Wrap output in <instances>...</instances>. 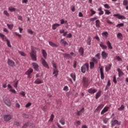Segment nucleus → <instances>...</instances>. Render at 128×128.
<instances>
[{
    "label": "nucleus",
    "mask_w": 128,
    "mask_h": 128,
    "mask_svg": "<svg viewBox=\"0 0 128 128\" xmlns=\"http://www.w3.org/2000/svg\"><path fill=\"white\" fill-rule=\"evenodd\" d=\"M126 106H124V105L121 104L119 108H118V110L119 112H122V110H124Z\"/></svg>",
    "instance_id": "obj_27"
},
{
    "label": "nucleus",
    "mask_w": 128,
    "mask_h": 128,
    "mask_svg": "<svg viewBox=\"0 0 128 128\" xmlns=\"http://www.w3.org/2000/svg\"><path fill=\"white\" fill-rule=\"evenodd\" d=\"M82 83L84 88H88L90 86V81H88V79L85 77L83 78Z\"/></svg>",
    "instance_id": "obj_2"
},
{
    "label": "nucleus",
    "mask_w": 128,
    "mask_h": 128,
    "mask_svg": "<svg viewBox=\"0 0 128 128\" xmlns=\"http://www.w3.org/2000/svg\"><path fill=\"white\" fill-rule=\"evenodd\" d=\"M3 100L8 106H10V98L8 96H4L3 98Z\"/></svg>",
    "instance_id": "obj_5"
},
{
    "label": "nucleus",
    "mask_w": 128,
    "mask_h": 128,
    "mask_svg": "<svg viewBox=\"0 0 128 128\" xmlns=\"http://www.w3.org/2000/svg\"><path fill=\"white\" fill-rule=\"evenodd\" d=\"M60 42L62 44H64V46H66V44H68V42L64 40V39H62L60 41Z\"/></svg>",
    "instance_id": "obj_36"
},
{
    "label": "nucleus",
    "mask_w": 128,
    "mask_h": 128,
    "mask_svg": "<svg viewBox=\"0 0 128 128\" xmlns=\"http://www.w3.org/2000/svg\"><path fill=\"white\" fill-rule=\"evenodd\" d=\"M18 52H19L20 54V56H26V53H24L22 52L19 51Z\"/></svg>",
    "instance_id": "obj_47"
},
{
    "label": "nucleus",
    "mask_w": 128,
    "mask_h": 128,
    "mask_svg": "<svg viewBox=\"0 0 128 128\" xmlns=\"http://www.w3.org/2000/svg\"><path fill=\"white\" fill-rule=\"evenodd\" d=\"M18 81L16 82L14 84V86L15 87V88H18Z\"/></svg>",
    "instance_id": "obj_59"
},
{
    "label": "nucleus",
    "mask_w": 128,
    "mask_h": 128,
    "mask_svg": "<svg viewBox=\"0 0 128 128\" xmlns=\"http://www.w3.org/2000/svg\"><path fill=\"white\" fill-rule=\"evenodd\" d=\"M8 10L12 12H16V8L10 6L8 8Z\"/></svg>",
    "instance_id": "obj_41"
},
{
    "label": "nucleus",
    "mask_w": 128,
    "mask_h": 128,
    "mask_svg": "<svg viewBox=\"0 0 128 128\" xmlns=\"http://www.w3.org/2000/svg\"><path fill=\"white\" fill-rule=\"evenodd\" d=\"M53 74H54V76H58V70L57 68H54V70Z\"/></svg>",
    "instance_id": "obj_31"
},
{
    "label": "nucleus",
    "mask_w": 128,
    "mask_h": 128,
    "mask_svg": "<svg viewBox=\"0 0 128 128\" xmlns=\"http://www.w3.org/2000/svg\"><path fill=\"white\" fill-rule=\"evenodd\" d=\"M70 76H71V78H72L74 82H76V74H74V73L71 74Z\"/></svg>",
    "instance_id": "obj_38"
},
{
    "label": "nucleus",
    "mask_w": 128,
    "mask_h": 128,
    "mask_svg": "<svg viewBox=\"0 0 128 128\" xmlns=\"http://www.w3.org/2000/svg\"><path fill=\"white\" fill-rule=\"evenodd\" d=\"M106 14H110V12L108 10H104Z\"/></svg>",
    "instance_id": "obj_63"
},
{
    "label": "nucleus",
    "mask_w": 128,
    "mask_h": 128,
    "mask_svg": "<svg viewBox=\"0 0 128 128\" xmlns=\"http://www.w3.org/2000/svg\"><path fill=\"white\" fill-rule=\"evenodd\" d=\"M100 96H102V91L99 90L96 95V99L98 100V98Z\"/></svg>",
    "instance_id": "obj_28"
},
{
    "label": "nucleus",
    "mask_w": 128,
    "mask_h": 128,
    "mask_svg": "<svg viewBox=\"0 0 128 128\" xmlns=\"http://www.w3.org/2000/svg\"><path fill=\"white\" fill-rule=\"evenodd\" d=\"M100 48H102V50H106L108 48V46L104 45L102 42H100Z\"/></svg>",
    "instance_id": "obj_22"
},
{
    "label": "nucleus",
    "mask_w": 128,
    "mask_h": 128,
    "mask_svg": "<svg viewBox=\"0 0 128 128\" xmlns=\"http://www.w3.org/2000/svg\"><path fill=\"white\" fill-rule=\"evenodd\" d=\"M106 44L108 46V50H112V43H110V42L108 41Z\"/></svg>",
    "instance_id": "obj_24"
},
{
    "label": "nucleus",
    "mask_w": 128,
    "mask_h": 128,
    "mask_svg": "<svg viewBox=\"0 0 128 128\" xmlns=\"http://www.w3.org/2000/svg\"><path fill=\"white\" fill-rule=\"evenodd\" d=\"M97 19H98V18H96V17L91 18H90V22H94V20H96Z\"/></svg>",
    "instance_id": "obj_61"
},
{
    "label": "nucleus",
    "mask_w": 128,
    "mask_h": 128,
    "mask_svg": "<svg viewBox=\"0 0 128 128\" xmlns=\"http://www.w3.org/2000/svg\"><path fill=\"white\" fill-rule=\"evenodd\" d=\"M30 56H31L32 59L34 61L36 60V51L32 48L31 52H30Z\"/></svg>",
    "instance_id": "obj_1"
},
{
    "label": "nucleus",
    "mask_w": 128,
    "mask_h": 128,
    "mask_svg": "<svg viewBox=\"0 0 128 128\" xmlns=\"http://www.w3.org/2000/svg\"><path fill=\"white\" fill-rule=\"evenodd\" d=\"M0 38H2L3 42H6L8 40V38H6V35L1 33H0Z\"/></svg>",
    "instance_id": "obj_12"
},
{
    "label": "nucleus",
    "mask_w": 128,
    "mask_h": 128,
    "mask_svg": "<svg viewBox=\"0 0 128 128\" xmlns=\"http://www.w3.org/2000/svg\"><path fill=\"white\" fill-rule=\"evenodd\" d=\"M64 90H66V92H68V86H65L64 88Z\"/></svg>",
    "instance_id": "obj_64"
},
{
    "label": "nucleus",
    "mask_w": 128,
    "mask_h": 128,
    "mask_svg": "<svg viewBox=\"0 0 128 128\" xmlns=\"http://www.w3.org/2000/svg\"><path fill=\"white\" fill-rule=\"evenodd\" d=\"M7 46H8V48H12V45L10 44V40H7L6 41Z\"/></svg>",
    "instance_id": "obj_45"
},
{
    "label": "nucleus",
    "mask_w": 128,
    "mask_h": 128,
    "mask_svg": "<svg viewBox=\"0 0 128 128\" xmlns=\"http://www.w3.org/2000/svg\"><path fill=\"white\" fill-rule=\"evenodd\" d=\"M8 64L10 66H12V68H14V66H16V64H14V62L12 61V60H10V59L8 60Z\"/></svg>",
    "instance_id": "obj_8"
},
{
    "label": "nucleus",
    "mask_w": 128,
    "mask_h": 128,
    "mask_svg": "<svg viewBox=\"0 0 128 128\" xmlns=\"http://www.w3.org/2000/svg\"><path fill=\"white\" fill-rule=\"evenodd\" d=\"M34 84H44V81L42 80L37 78L34 82Z\"/></svg>",
    "instance_id": "obj_14"
},
{
    "label": "nucleus",
    "mask_w": 128,
    "mask_h": 128,
    "mask_svg": "<svg viewBox=\"0 0 128 128\" xmlns=\"http://www.w3.org/2000/svg\"><path fill=\"white\" fill-rule=\"evenodd\" d=\"M102 36H104V38H108V32H103L102 33Z\"/></svg>",
    "instance_id": "obj_35"
},
{
    "label": "nucleus",
    "mask_w": 128,
    "mask_h": 128,
    "mask_svg": "<svg viewBox=\"0 0 128 128\" xmlns=\"http://www.w3.org/2000/svg\"><path fill=\"white\" fill-rule=\"evenodd\" d=\"M88 92L89 94H95V92H98V90L96 89H94L92 88H90L89 90H88Z\"/></svg>",
    "instance_id": "obj_15"
},
{
    "label": "nucleus",
    "mask_w": 128,
    "mask_h": 128,
    "mask_svg": "<svg viewBox=\"0 0 128 128\" xmlns=\"http://www.w3.org/2000/svg\"><path fill=\"white\" fill-rule=\"evenodd\" d=\"M60 122L62 124V126H64L66 122H64V119L62 118L60 120Z\"/></svg>",
    "instance_id": "obj_40"
},
{
    "label": "nucleus",
    "mask_w": 128,
    "mask_h": 128,
    "mask_svg": "<svg viewBox=\"0 0 128 128\" xmlns=\"http://www.w3.org/2000/svg\"><path fill=\"white\" fill-rule=\"evenodd\" d=\"M52 64L54 68H56V64L54 61L52 62Z\"/></svg>",
    "instance_id": "obj_62"
},
{
    "label": "nucleus",
    "mask_w": 128,
    "mask_h": 128,
    "mask_svg": "<svg viewBox=\"0 0 128 128\" xmlns=\"http://www.w3.org/2000/svg\"><path fill=\"white\" fill-rule=\"evenodd\" d=\"M117 38H119V40H122V33H118L117 34Z\"/></svg>",
    "instance_id": "obj_37"
},
{
    "label": "nucleus",
    "mask_w": 128,
    "mask_h": 128,
    "mask_svg": "<svg viewBox=\"0 0 128 128\" xmlns=\"http://www.w3.org/2000/svg\"><path fill=\"white\" fill-rule=\"evenodd\" d=\"M110 68H112V64H109L108 66H106V72H108L110 70Z\"/></svg>",
    "instance_id": "obj_34"
},
{
    "label": "nucleus",
    "mask_w": 128,
    "mask_h": 128,
    "mask_svg": "<svg viewBox=\"0 0 128 128\" xmlns=\"http://www.w3.org/2000/svg\"><path fill=\"white\" fill-rule=\"evenodd\" d=\"M116 60H118V62H122V58H120V57L119 56H116Z\"/></svg>",
    "instance_id": "obj_52"
},
{
    "label": "nucleus",
    "mask_w": 128,
    "mask_h": 128,
    "mask_svg": "<svg viewBox=\"0 0 128 128\" xmlns=\"http://www.w3.org/2000/svg\"><path fill=\"white\" fill-rule=\"evenodd\" d=\"M60 26V24H54L52 25V30H56V28H58V26Z\"/></svg>",
    "instance_id": "obj_32"
},
{
    "label": "nucleus",
    "mask_w": 128,
    "mask_h": 128,
    "mask_svg": "<svg viewBox=\"0 0 128 128\" xmlns=\"http://www.w3.org/2000/svg\"><path fill=\"white\" fill-rule=\"evenodd\" d=\"M111 84H112L110 83V80H108L106 86H108L110 88V86Z\"/></svg>",
    "instance_id": "obj_58"
},
{
    "label": "nucleus",
    "mask_w": 128,
    "mask_h": 128,
    "mask_svg": "<svg viewBox=\"0 0 128 128\" xmlns=\"http://www.w3.org/2000/svg\"><path fill=\"white\" fill-rule=\"evenodd\" d=\"M113 82L114 84H116L117 82H116V76H114L113 78Z\"/></svg>",
    "instance_id": "obj_55"
},
{
    "label": "nucleus",
    "mask_w": 128,
    "mask_h": 128,
    "mask_svg": "<svg viewBox=\"0 0 128 128\" xmlns=\"http://www.w3.org/2000/svg\"><path fill=\"white\" fill-rule=\"evenodd\" d=\"M42 64L44 66V68H50V67L48 66V64L46 62V61L44 60V58H42Z\"/></svg>",
    "instance_id": "obj_10"
},
{
    "label": "nucleus",
    "mask_w": 128,
    "mask_h": 128,
    "mask_svg": "<svg viewBox=\"0 0 128 128\" xmlns=\"http://www.w3.org/2000/svg\"><path fill=\"white\" fill-rule=\"evenodd\" d=\"M108 110V107L105 106L104 109L102 110L100 114H104Z\"/></svg>",
    "instance_id": "obj_19"
},
{
    "label": "nucleus",
    "mask_w": 128,
    "mask_h": 128,
    "mask_svg": "<svg viewBox=\"0 0 128 128\" xmlns=\"http://www.w3.org/2000/svg\"><path fill=\"white\" fill-rule=\"evenodd\" d=\"M118 72V76L120 77V76H124V74L122 72V70L118 68L117 70Z\"/></svg>",
    "instance_id": "obj_26"
},
{
    "label": "nucleus",
    "mask_w": 128,
    "mask_h": 128,
    "mask_svg": "<svg viewBox=\"0 0 128 128\" xmlns=\"http://www.w3.org/2000/svg\"><path fill=\"white\" fill-rule=\"evenodd\" d=\"M92 62H93V63H94L95 64H98V59H96V58H92Z\"/></svg>",
    "instance_id": "obj_42"
},
{
    "label": "nucleus",
    "mask_w": 128,
    "mask_h": 128,
    "mask_svg": "<svg viewBox=\"0 0 128 128\" xmlns=\"http://www.w3.org/2000/svg\"><path fill=\"white\" fill-rule=\"evenodd\" d=\"M8 88L10 90V92H13V94H16V91L14 90V89L12 88V86L10 84L8 85Z\"/></svg>",
    "instance_id": "obj_11"
},
{
    "label": "nucleus",
    "mask_w": 128,
    "mask_h": 128,
    "mask_svg": "<svg viewBox=\"0 0 128 128\" xmlns=\"http://www.w3.org/2000/svg\"><path fill=\"white\" fill-rule=\"evenodd\" d=\"M104 104H101L99 105L96 108V111L98 112V110H102V108H104Z\"/></svg>",
    "instance_id": "obj_21"
},
{
    "label": "nucleus",
    "mask_w": 128,
    "mask_h": 128,
    "mask_svg": "<svg viewBox=\"0 0 128 128\" xmlns=\"http://www.w3.org/2000/svg\"><path fill=\"white\" fill-rule=\"evenodd\" d=\"M78 52L82 56H84V48L80 47L78 50Z\"/></svg>",
    "instance_id": "obj_16"
},
{
    "label": "nucleus",
    "mask_w": 128,
    "mask_h": 128,
    "mask_svg": "<svg viewBox=\"0 0 128 128\" xmlns=\"http://www.w3.org/2000/svg\"><path fill=\"white\" fill-rule=\"evenodd\" d=\"M32 72H34V70L30 68L26 72V74H27L28 78H32Z\"/></svg>",
    "instance_id": "obj_6"
},
{
    "label": "nucleus",
    "mask_w": 128,
    "mask_h": 128,
    "mask_svg": "<svg viewBox=\"0 0 128 128\" xmlns=\"http://www.w3.org/2000/svg\"><path fill=\"white\" fill-rule=\"evenodd\" d=\"M96 58H98V60L100 59V53H98L96 55Z\"/></svg>",
    "instance_id": "obj_56"
},
{
    "label": "nucleus",
    "mask_w": 128,
    "mask_h": 128,
    "mask_svg": "<svg viewBox=\"0 0 128 128\" xmlns=\"http://www.w3.org/2000/svg\"><path fill=\"white\" fill-rule=\"evenodd\" d=\"M124 23L118 24L116 26V28H122V26H124Z\"/></svg>",
    "instance_id": "obj_44"
},
{
    "label": "nucleus",
    "mask_w": 128,
    "mask_h": 128,
    "mask_svg": "<svg viewBox=\"0 0 128 128\" xmlns=\"http://www.w3.org/2000/svg\"><path fill=\"white\" fill-rule=\"evenodd\" d=\"M42 54L44 58H46V56H48V54L46 52V50H42Z\"/></svg>",
    "instance_id": "obj_33"
},
{
    "label": "nucleus",
    "mask_w": 128,
    "mask_h": 128,
    "mask_svg": "<svg viewBox=\"0 0 128 128\" xmlns=\"http://www.w3.org/2000/svg\"><path fill=\"white\" fill-rule=\"evenodd\" d=\"M32 65L34 68V70H36L38 72V64L36 62H33L32 64Z\"/></svg>",
    "instance_id": "obj_18"
},
{
    "label": "nucleus",
    "mask_w": 128,
    "mask_h": 128,
    "mask_svg": "<svg viewBox=\"0 0 128 128\" xmlns=\"http://www.w3.org/2000/svg\"><path fill=\"white\" fill-rule=\"evenodd\" d=\"M103 122H104V124H108V119L106 118H104Z\"/></svg>",
    "instance_id": "obj_53"
},
{
    "label": "nucleus",
    "mask_w": 128,
    "mask_h": 128,
    "mask_svg": "<svg viewBox=\"0 0 128 128\" xmlns=\"http://www.w3.org/2000/svg\"><path fill=\"white\" fill-rule=\"evenodd\" d=\"M20 124V122H18V121H15L14 122V126H19Z\"/></svg>",
    "instance_id": "obj_46"
},
{
    "label": "nucleus",
    "mask_w": 128,
    "mask_h": 128,
    "mask_svg": "<svg viewBox=\"0 0 128 128\" xmlns=\"http://www.w3.org/2000/svg\"><path fill=\"white\" fill-rule=\"evenodd\" d=\"M96 26L98 28H100V20H98L96 21Z\"/></svg>",
    "instance_id": "obj_23"
},
{
    "label": "nucleus",
    "mask_w": 128,
    "mask_h": 128,
    "mask_svg": "<svg viewBox=\"0 0 128 128\" xmlns=\"http://www.w3.org/2000/svg\"><path fill=\"white\" fill-rule=\"evenodd\" d=\"M116 117H114L111 122V126H116V124H118V126H120L122 122H118V120H115Z\"/></svg>",
    "instance_id": "obj_3"
},
{
    "label": "nucleus",
    "mask_w": 128,
    "mask_h": 128,
    "mask_svg": "<svg viewBox=\"0 0 128 128\" xmlns=\"http://www.w3.org/2000/svg\"><path fill=\"white\" fill-rule=\"evenodd\" d=\"M28 34H34V32H32V30L30 29L28 30Z\"/></svg>",
    "instance_id": "obj_57"
},
{
    "label": "nucleus",
    "mask_w": 128,
    "mask_h": 128,
    "mask_svg": "<svg viewBox=\"0 0 128 128\" xmlns=\"http://www.w3.org/2000/svg\"><path fill=\"white\" fill-rule=\"evenodd\" d=\"M108 53H106V52L104 51H103L102 52V56L104 60H106V58H108Z\"/></svg>",
    "instance_id": "obj_13"
},
{
    "label": "nucleus",
    "mask_w": 128,
    "mask_h": 128,
    "mask_svg": "<svg viewBox=\"0 0 128 128\" xmlns=\"http://www.w3.org/2000/svg\"><path fill=\"white\" fill-rule=\"evenodd\" d=\"M7 26H8V28H9V30H12V28H14V24H7Z\"/></svg>",
    "instance_id": "obj_39"
},
{
    "label": "nucleus",
    "mask_w": 128,
    "mask_h": 128,
    "mask_svg": "<svg viewBox=\"0 0 128 128\" xmlns=\"http://www.w3.org/2000/svg\"><path fill=\"white\" fill-rule=\"evenodd\" d=\"M100 78L102 80H104V70L102 68H100Z\"/></svg>",
    "instance_id": "obj_17"
},
{
    "label": "nucleus",
    "mask_w": 128,
    "mask_h": 128,
    "mask_svg": "<svg viewBox=\"0 0 128 128\" xmlns=\"http://www.w3.org/2000/svg\"><path fill=\"white\" fill-rule=\"evenodd\" d=\"M86 44H88V46H90L92 44V38H90V36L88 37Z\"/></svg>",
    "instance_id": "obj_25"
},
{
    "label": "nucleus",
    "mask_w": 128,
    "mask_h": 128,
    "mask_svg": "<svg viewBox=\"0 0 128 128\" xmlns=\"http://www.w3.org/2000/svg\"><path fill=\"white\" fill-rule=\"evenodd\" d=\"M12 118V116L10 114H6L4 116V120L5 122H10Z\"/></svg>",
    "instance_id": "obj_7"
},
{
    "label": "nucleus",
    "mask_w": 128,
    "mask_h": 128,
    "mask_svg": "<svg viewBox=\"0 0 128 128\" xmlns=\"http://www.w3.org/2000/svg\"><path fill=\"white\" fill-rule=\"evenodd\" d=\"M104 6L105 8H107L108 10L110 8V6L108 4H104Z\"/></svg>",
    "instance_id": "obj_48"
},
{
    "label": "nucleus",
    "mask_w": 128,
    "mask_h": 128,
    "mask_svg": "<svg viewBox=\"0 0 128 128\" xmlns=\"http://www.w3.org/2000/svg\"><path fill=\"white\" fill-rule=\"evenodd\" d=\"M22 116L23 118H28V115L26 114H22Z\"/></svg>",
    "instance_id": "obj_60"
},
{
    "label": "nucleus",
    "mask_w": 128,
    "mask_h": 128,
    "mask_svg": "<svg viewBox=\"0 0 128 128\" xmlns=\"http://www.w3.org/2000/svg\"><path fill=\"white\" fill-rule=\"evenodd\" d=\"M123 4H124V6H128V0H124Z\"/></svg>",
    "instance_id": "obj_50"
},
{
    "label": "nucleus",
    "mask_w": 128,
    "mask_h": 128,
    "mask_svg": "<svg viewBox=\"0 0 128 128\" xmlns=\"http://www.w3.org/2000/svg\"><path fill=\"white\" fill-rule=\"evenodd\" d=\"M114 16H116L118 20H126V17L124 16H121L120 14H114Z\"/></svg>",
    "instance_id": "obj_9"
},
{
    "label": "nucleus",
    "mask_w": 128,
    "mask_h": 128,
    "mask_svg": "<svg viewBox=\"0 0 128 128\" xmlns=\"http://www.w3.org/2000/svg\"><path fill=\"white\" fill-rule=\"evenodd\" d=\"M20 94L22 96H26V92H24V91H22L21 92H20Z\"/></svg>",
    "instance_id": "obj_54"
},
{
    "label": "nucleus",
    "mask_w": 128,
    "mask_h": 128,
    "mask_svg": "<svg viewBox=\"0 0 128 128\" xmlns=\"http://www.w3.org/2000/svg\"><path fill=\"white\" fill-rule=\"evenodd\" d=\"M49 44L52 48H58V45L53 42H49Z\"/></svg>",
    "instance_id": "obj_29"
},
{
    "label": "nucleus",
    "mask_w": 128,
    "mask_h": 128,
    "mask_svg": "<svg viewBox=\"0 0 128 128\" xmlns=\"http://www.w3.org/2000/svg\"><path fill=\"white\" fill-rule=\"evenodd\" d=\"M63 56L65 58H72V56L70 54H64Z\"/></svg>",
    "instance_id": "obj_30"
},
{
    "label": "nucleus",
    "mask_w": 128,
    "mask_h": 128,
    "mask_svg": "<svg viewBox=\"0 0 128 128\" xmlns=\"http://www.w3.org/2000/svg\"><path fill=\"white\" fill-rule=\"evenodd\" d=\"M84 112V108H82L80 110H77V116H80Z\"/></svg>",
    "instance_id": "obj_20"
},
{
    "label": "nucleus",
    "mask_w": 128,
    "mask_h": 128,
    "mask_svg": "<svg viewBox=\"0 0 128 128\" xmlns=\"http://www.w3.org/2000/svg\"><path fill=\"white\" fill-rule=\"evenodd\" d=\"M89 65L88 63L85 64L82 68L81 71L83 74H84L86 70H88Z\"/></svg>",
    "instance_id": "obj_4"
},
{
    "label": "nucleus",
    "mask_w": 128,
    "mask_h": 128,
    "mask_svg": "<svg viewBox=\"0 0 128 128\" xmlns=\"http://www.w3.org/2000/svg\"><path fill=\"white\" fill-rule=\"evenodd\" d=\"M54 114H52L50 119V122H52L54 120Z\"/></svg>",
    "instance_id": "obj_51"
},
{
    "label": "nucleus",
    "mask_w": 128,
    "mask_h": 128,
    "mask_svg": "<svg viewBox=\"0 0 128 128\" xmlns=\"http://www.w3.org/2000/svg\"><path fill=\"white\" fill-rule=\"evenodd\" d=\"M94 68V62H90V68Z\"/></svg>",
    "instance_id": "obj_43"
},
{
    "label": "nucleus",
    "mask_w": 128,
    "mask_h": 128,
    "mask_svg": "<svg viewBox=\"0 0 128 128\" xmlns=\"http://www.w3.org/2000/svg\"><path fill=\"white\" fill-rule=\"evenodd\" d=\"M4 14H5V16H10V14H8L7 10H4Z\"/></svg>",
    "instance_id": "obj_49"
}]
</instances>
